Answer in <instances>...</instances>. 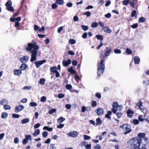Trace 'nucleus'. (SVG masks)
Masks as SVG:
<instances>
[{
  "mask_svg": "<svg viewBox=\"0 0 149 149\" xmlns=\"http://www.w3.org/2000/svg\"><path fill=\"white\" fill-rule=\"evenodd\" d=\"M85 148L86 149H90L91 148V144H87V143Z\"/></svg>",
  "mask_w": 149,
  "mask_h": 149,
  "instance_id": "64",
  "label": "nucleus"
},
{
  "mask_svg": "<svg viewBox=\"0 0 149 149\" xmlns=\"http://www.w3.org/2000/svg\"><path fill=\"white\" fill-rule=\"evenodd\" d=\"M87 143L86 141H83L81 143V144L79 145L81 147H85L86 146V145Z\"/></svg>",
  "mask_w": 149,
  "mask_h": 149,
  "instance_id": "32",
  "label": "nucleus"
},
{
  "mask_svg": "<svg viewBox=\"0 0 149 149\" xmlns=\"http://www.w3.org/2000/svg\"><path fill=\"white\" fill-rule=\"evenodd\" d=\"M133 123L135 125H137L139 124V122L137 119H134L133 120Z\"/></svg>",
  "mask_w": 149,
  "mask_h": 149,
  "instance_id": "62",
  "label": "nucleus"
},
{
  "mask_svg": "<svg viewBox=\"0 0 149 149\" xmlns=\"http://www.w3.org/2000/svg\"><path fill=\"white\" fill-rule=\"evenodd\" d=\"M69 42L71 45H73L75 43L76 41L75 40L73 39H70L69 40Z\"/></svg>",
  "mask_w": 149,
  "mask_h": 149,
  "instance_id": "47",
  "label": "nucleus"
},
{
  "mask_svg": "<svg viewBox=\"0 0 149 149\" xmlns=\"http://www.w3.org/2000/svg\"><path fill=\"white\" fill-rule=\"evenodd\" d=\"M57 7V5L56 3H54L52 4V7L53 9H55Z\"/></svg>",
  "mask_w": 149,
  "mask_h": 149,
  "instance_id": "61",
  "label": "nucleus"
},
{
  "mask_svg": "<svg viewBox=\"0 0 149 149\" xmlns=\"http://www.w3.org/2000/svg\"><path fill=\"white\" fill-rule=\"evenodd\" d=\"M120 128H121L123 131L125 132L124 133V134H127L130 133L131 131V126L129 124H125L123 125H120Z\"/></svg>",
  "mask_w": 149,
  "mask_h": 149,
  "instance_id": "5",
  "label": "nucleus"
},
{
  "mask_svg": "<svg viewBox=\"0 0 149 149\" xmlns=\"http://www.w3.org/2000/svg\"><path fill=\"white\" fill-rule=\"evenodd\" d=\"M102 29L104 32L108 33H111V30L107 27H103Z\"/></svg>",
  "mask_w": 149,
  "mask_h": 149,
  "instance_id": "18",
  "label": "nucleus"
},
{
  "mask_svg": "<svg viewBox=\"0 0 149 149\" xmlns=\"http://www.w3.org/2000/svg\"><path fill=\"white\" fill-rule=\"evenodd\" d=\"M8 114L6 112H3L1 113V117L2 118H5L8 116Z\"/></svg>",
  "mask_w": 149,
  "mask_h": 149,
  "instance_id": "28",
  "label": "nucleus"
},
{
  "mask_svg": "<svg viewBox=\"0 0 149 149\" xmlns=\"http://www.w3.org/2000/svg\"><path fill=\"white\" fill-rule=\"evenodd\" d=\"M136 10H134L132 11V12L131 13V15L132 17H135V18H136Z\"/></svg>",
  "mask_w": 149,
  "mask_h": 149,
  "instance_id": "35",
  "label": "nucleus"
},
{
  "mask_svg": "<svg viewBox=\"0 0 149 149\" xmlns=\"http://www.w3.org/2000/svg\"><path fill=\"white\" fill-rule=\"evenodd\" d=\"M71 63V61L70 59H68L67 61L63 60L62 62V64L64 67H67Z\"/></svg>",
  "mask_w": 149,
  "mask_h": 149,
  "instance_id": "13",
  "label": "nucleus"
},
{
  "mask_svg": "<svg viewBox=\"0 0 149 149\" xmlns=\"http://www.w3.org/2000/svg\"><path fill=\"white\" fill-rule=\"evenodd\" d=\"M84 15H86L87 17H89L91 15V13L90 12L88 11L84 13Z\"/></svg>",
  "mask_w": 149,
  "mask_h": 149,
  "instance_id": "56",
  "label": "nucleus"
},
{
  "mask_svg": "<svg viewBox=\"0 0 149 149\" xmlns=\"http://www.w3.org/2000/svg\"><path fill=\"white\" fill-rule=\"evenodd\" d=\"M65 118L62 117H60L57 119V122L58 123H61L65 120Z\"/></svg>",
  "mask_w": 149,
  "mask_h": 149,
  "instance_id": "29",
  "label": "nucleus"
},
{
  "mask_svg": "<svg viewBox=\"0 0 149 149\" xmlns=\"http://www.w3.org/2000/svg\"><path fill=\"white\" fill-rule=\"evenodd\" d=\"M118 106V103L116 102H114L112 104L113 108L112 109V110L114 113H116V108Z\"/></svg>",
  "mask_w": 149,
  "mask_h": 149,
  "instance_id": "14",
  "label": "nucleus"
},
{
  "mask_svg": "<svg viewBox=\"0 0 149 149\" xmlns=\"http://www.w3.org/2000/svg\"><path fill=\"white\" fill-rule=\"evenodd\" d=\"M145 18L143 17H141L139 18V23H142L145 21Z\"/></svg>",
  "mask_w": 149,
  "mask_h": 149,
  "instance_id": "38",
  "label": "nucleus"
},
{
  "mask_svg": "<svg viewBox=\"0 0 149 149\" xmlns=\"http://www.w3.org/2000/svg\"><path fill=\"white\" fill-rule=\"evenodd\" d=\"M25 138L28 140H31L32 139L31 136V135H28L25 136Z\"/></svg>",
  "mask_w": 149,
  "mask_h": 149,
  "instance_id": "49",
  "label": "nucleus"
},
{
  "mask_svg": "<svg viewBox=\"0 0 149 149\" xmlns=\"http://www.w3.org/2000/svg\"><path fill=\"white\" fill-rule=\"evenodd\" d=\"M5 6H6V9L9 11H13L14 9L12 6V2L11 1H8L5 3Z\"/></svg>",
  "mask_w": 149,
  "mask_h": 149,
  "instance_id": "6",
  "label": "nucleus"
},
{
  "mask_svg": "<svg viewBox=\"0 0 149 149\" xmlns=\"http://www.w3.org/2000/svg\"><path fill=\"white\" fill-rule=\"evenodd\" d=\"M39 48V46L35 42L29 43L27 44V46L25 49L27 51H31V58L30 59L31 62H33L36 59L38 50Z\"/></svg>",
  "mask_w": 149,
  "mask_h": 149,
  "instance_id": "1",
  "label": "nucleus"
},
{
  "mask_svg": "<svg viewBox=\"0 0 149 149\" xmlns=\"http://www.w3.org/2000/svg\"><path fill=\"white\" fill-rule=\"evenodd\" d=\"M46 61L45 60H42L40 61H36L35 62V64L37 68H38L40 66L43 64Z\"/></svg>",
  "mask_w": 149,
  "mask_h": 149,
  "instance_id": "8",
  "label": "nucleus"
},
{
  "mask_svg": "<svg viewBox=\"0 0 149 149\" xmlns=\"http://www.w3.org/2000/svg\"><path fill=\"white\" fill-rule=\"evenodd\" d=\"M29 106L31 107H36L37 106V104L34 102H32L29 103Z\"/></svg>",
  "mask_w": 149,
  "mask_h": 149,
  "instance_id": "40",
  "label": "nucleus"
},
{
  "mask_svg": "<svg viewBox=\"0 0 149 149\" xmlns=\"http://www.w3.org/2000/svg\"><path fill=\"white\" fill-rule=\"evenodd\" d=\"M42 135L44 137H46L48 135V132H44L42 133Z\"/></svg>",
  "mask_w": 149,
  "mask_h": 149,
  "instance_id": "57",
  "label": "nucleus"
},
{
  "mask_svg": "<svg viewBox=\"0 0 149 149\" xmlns=\"http://www.w3.org/2000/svg\"><path fill=\"white\" fill-rule=\"evenodd\" d=\"M46 80L43 78H41L39 81V83L41 85H43L45 84Z\"/></svg>",
  "mask_w": 149,
  "mask_h": 149,
  "instance_id": "26",
  "label": "nucleus"
},
{
  "mask_svg": "<svg viewBox=\"0 0 149 149\" xmlns=\"http://www.w3.org/2000/svg\"><path fill=\"white\" fill-rule=\"evenodd\" d=\"M3 108L5 110H9L11 109V107L9 105H4L3 106Z\"/></svg>",
  "mask_w": 149,
  "mask_h": 149,
  "instance_id": "43",
  "label": "nucleus"
},
{
  "mask_svg": "<svg viewBox=\"0 0 149 149\" xmlns=\"http://www.w3.org/2000/svg\"><path fill=\"white\" fill-rule=\"evenodd\" d=\"M65 87L66 89L68 90H70L72 88V86L70 84H68L65 86Z\"/></svg>",
  "mask_w": 149,
  "mask_h": 149,
  "instance_id": "53",
  "label": "nucleus"
},
{
  "mask_svg": "<svg viewBox=\"0 0 149 149\" xmlns=\"http://www.w3.org/2000/svg\"><path fill=\"white\" fill-rule=\"evenodd\" d=\"M64 126V125L63 124H60L57 126V127L58 128H61L63 127Z\"/></svg>",
  "mask_w": 149,
  "mask_h": 149,
  "instance_id": "59",
  "label": "nucleus"
},
{
  "mask_svg": "<svg viewBox=\"0 0 149 149\" xmlns=\"http://www.w3.org/2000/svg\"><path fill=\"white\" fill-rule=\"evenodd\" d=\"M95 37L97 39L101 40V41H102L103 39V37L101 35H96L95 36Z\"/></svg>",
  "mask_w": 149,
  "mask_h": 149,
  "instance_id": "37",
  "label": "nucleus"
},
{
  "mask_svg": "<svg viewBox=\"0 0 149 149\" xmlns=\"http://www.w3.org/2000/svg\"><path fill=\"white\" fill-rule=\"evenodd\" d=\"M129 3L128 0H124L123 1V4L125 6H127Z\"/></svg>",
  "mask_w": 149,
  "mask_h": 149,
  "instance_id": "52",
  "label": "nucleus"
},
{
  "mask_svg": "<svg viewBox=\"0 0 149 149\" xmlns=\"http://www.w3.org/2000/svg\"><path fill=\"white\" fill-rule=\"evenodd\" d=\"M126 52L128 54H131L132 53V51L128 48H127L126 49Z\"/></svg>",
  "mask_w": 149,
  "mask_h": 149,
  "instance_id": "41",
  "label": "nucleus"
},
{
  "mask_svg": "<svg viewBox=\"0 0 149 149\" xmlns=\"http://www.w3.org/2000/svg\"><path fill=\"white\" fill-rule=\"evenodd\" d=\"M84 139V140H88L91 138V137L88 135H84L83 136Z\"/></svg>",
  "mask_w": 149,
  "mask_h": 149,
  "instance_id": "44",
  "label": "nucleus"
},
{
  "mask_svg": "<svg viewBox=\"0 0 149 149\" xmlns=\"http://www.w3.org/2000/svg\"><path fill=\"white\" fill-rule=\"evenodd\" d=\"M138 24L137 23H136L135 24H134L133 25H132L131 26V27L133 29H135L137 28L138 27Z\"/></svg>",
  "mask_w": 149,
  "mask_h": 149,
  "instance_id": "63",
  "label": "nucleus"
},
{
  "mask_svg": "<svg viewBox=\"0 0 149 149\" xmlns=\"http://www.w3.org/2000/svg\"><path fill=\"white\" fill-rule=\"evenodd\" d=\"M28 142V141L26 138L24 139L22 141L23 144L24 145H26Z\"/></svg>",
  "mask_w": 149,
  "mask_h": 149,
  "instance_id": "55",
  "label": "nucleus"
},
{
  "mask_svg": "<svg viewBox=\"0 0 149 149\" xmlns=\"http://www.w3.org/2000/svg\"><path fill=\"white\" fill-rule=\"evenodd\" d=\"M12 116L13 118H18L19 117V115L16 114H13L12 115Z\"/></svg>",
  "mask_w": 149,
  "mask_h": 149,
  "instance_id": "50",
  "label": "nucleus"
},
{
  "mask_svg": "<svg viewBox=\"0 0 149 149\" xmlns=\"http://www.w3.org/2000/svg\"><path fill=\"white\" fill-rule=\"evenodd\" d=\"M46 98L45 96H42L41 98L40 101L41 102H43L46 101Z\"/></svg>",
  "mask_w": 149,
  "mask_h": 149,
  "instance_id": "58",
  "label": "nucleus"
},
{
  "mask_svg": "<svg viewBox=\"0 0 149 149\" xmlns=\"http://www.w3.org/2000/svg\"><path fill=\"white\" fill-rule=\"evenodd\" d=\"M112 114V112L111 111H109L107 112V114L106 115L105 118H107L108 119L110 120L111 118V117L110 116Z\"/></svg>",
  "mask_w": 149,
  "mask_h": 149,
  "instance_id": "23",
  "label": "nucleus"
},
{
  "mask_svg": "<svg viewBox=\"0 0 149 149\" xmlns=\"http://www.w3.org/2000/svg\"><path fill=\"white\" fill-rule=\"evenodd\" d=\"M8 102L7 100L5 99H3L1 100H0V104L4 105V104H8Z\"/></svg>",
  "mask_w": 149,
  "mask_h": 149,
  "instance_id": "19",
  "label": "nucleus"
},
{
  "mask_svg": "<svg viewBox=\"0 0 149 149\" xmlns=\"http://www.w3.org/2000/svg\"><path fill=\"white\" fill-rule=\"evenodd\" d=\"M138 137L136 138H139L141 139V141L142 139H143L145 136V134L144 133H139L138 134Z\"/></svg>",
  "mask_w": 149,
  "mask_h": 149,
  "instance_id": "20",
  "label": "nucleus"
},
{
  "mask_svg": "<svg viewBox=\"0 0 149 149\" xmlns=\"http://www.w3.org/2000/svg\"><path fill=\"white\" fill-rule=\"evenodd\" d=\"M127 116L129 117H131L134 114L133 111L130 109H128L127 111Z\"/></svg>",
  "mask_w": 149,
  "mask_h": 149,
  "instance_id": "21",
  "label": "nucleus"
},
{
  "mask_svg": "<svg viewBox=\"0 0 149 149\" xmlns=\"http://www.w3.org/2000/svg\"><path fill=\"white\" fill-rule=\"evenodd\" d=\"M32 87L31 86H24L23 88V89L24 90H29Z\"/></svg>",
  "mask_w": 149,
  "mask_h": 149,
  "instance_id": "51",
  "label": "nucleus"
},
{
  "mask_svg": "<svg viewBox=\"0 0 149 149\" xmlns=\"http://www.w3.org/2000/svg\"><path fill=\"white\" fill-rule=\"evenodd\" d=\"M96 120L97 125H100L102 124V122L100 118H97Z\"/></svg>",
  "mask_w": 149,
  "mask_h": 149,
  "instance_id": "27",
  "label": "nucleus"
},
{
  "mask_svg": "<svg viewBox=\"0 0 149 149\" xmlns=\"http://www.w3.org/2000/svg\"><path fill=\"white\" fill-rule=\"evenodd\" d=\"M64 97V95L63 94H59L58 95L57 97L59 98H62Z\"/></svg>",
  "mask_w": 149,
  "mask_h": 149,
  "instance_id": "54",
  "label": "nucleus"
},
{
  "mask_svg": "<svg viewBox=\"0 0 149 149\" xmlns=\"http://www.w3.org/2000/svg\"><path fill=\"white\" fill-rule=\"evenodd\" d=\"M137 1V0H133V1L130 2V6L132 7H134L135 4V3Z\"/></svg>",
  "mask_w": 149,
  "mask_h": 149,
  "instance_id": "39",
  "label": "nucleus"
},
{
  "mask_svg": "<svg viewBox=\"0 0 149 149\" xmlns=\"http://www.w3.org/2000/svg\"><path fill=\"white\" fill-rule=\"evenodd\" d=\"M67 135L69 136L75 138L78 136V133L76 131H74L68 133Z\"/></svg>",
  "mask_w": 149,
  "mask_h": 149,
  "instance_id": "7",
  "label": "nucleus"
},
{
  "mask_svg": "<svg viewBox=\"0 0 149 149\" xmlns=\"http://www.w3.org/2000/svg\"><path fill=\"white\" fill-rule=\"evenodd\" d=\"M43 130H46L48 131H51L53 129L52 127H48L45 126L43 128Z\"/></svg>",
  "mask_w": 149,
  "mask_h": 149,
  "instance_id": "33",
  "label": "nucleus"
},
{
  "mask_svg": "<svg viewBox=\"0 0 149 149\" xmlns=\"http://www.w3.org/2000/svg\"><path fill=\"white\" fill-rule=\"evenodd\" d=\"M98 26V24L97 22H93L92 23L91 26L92 28H95Z\"/></svg>",
  "mask_w": 149,
  "mask_h": 149,
  "instance_id": "34",
  "label": "nucleus"
},
{
  "mask_svg": "<svg viewBox=\"0 0 149 149\" xmlns=\"http://www.w3.org/2000/svg\"><path fill=\"white\" fill-rule=\"evenodd\" d=\"M56 3L59 5H61L63 4L64 2L63 0H56Z\"/></svg>",
  "mask_w": 149,
  "mask_h": 149,
  "instance_id": "31",
  "label": "nucleus"
},
{
  "mask_svg": "<svg viewBox=\"0 0 149 149\" xmlns=\"http://www.w3.org/2000/svg\"><path fill=\"white\" fill-rule=\"evenodd\" d=\"M28 67V65L25 63H23L21 64L20 66V70H26Z\"/></svg>",
  "mask_w": 149,
  "mask_h": 149,
  "instance_id": "17",
  "label": "nucleus"
},
{
  "mask_svg": "<svg viewBox=\"0 0 149 149\" xmlns=\"http://www.w3.org/2000/svg\"><path fill=\"white\" fill-rule=\"evenodd\" d=\"M29 56L26 55L23 56L20 58V62L22 63H26L29 61Z\"/></svg>",
  "mask_w": 149,
  "mask_h": 149,
  "instance_id": "9",
  "label": "nucleus"
},
{
  "mask_svg": "<svg viewBox=\"0 0 149 149\" xmlns=\"http://www.w3.org/2000/svg\"><path fill=\"white\" fill-rule=\"evenodd\" d=\"M115 53L116 54H120L121 53V51L119 49H115L114 50Z\"/></svg>",
  "mask_w": 149,
  "mask_h": 149,
  "instance_id": "45",
  "label": "nucleus"
},
{
  "mask_svg": "<svg viewBox=\"0 0 149 149\" xmlns=\"http://www.w3.org/2000/svg\"><path fill=\"white\" fill-rule=\"evenodd\" d=\"M116 112L117 111H120L122 110V107L120 105H118L116 108Z\"/></svg>",
  "mask_w": 149,
  "mask_h": 149,
  "instance_id": "48",
  "label": "nucleus"
},
{
  "mask_svg": "<svg viewBox=\"0 0 149 149\" xmlns=\"http://www.w3.org/2000/svg\"><path fill=\"white\" fill-rule=\"evenodd\" d=\"M68 71L70 72L72 74H75L76 73V71L73 69V67H71L69 68L68 70Z\"/></svg>",
  "mask_w": 149,
  "mask_h": 149,
  "instance_id": "25",
  "label": "nucleus"
},
{
  "mask_svg": "<svg viewBox=\"0 0 149 149\" xmlns=\"http://www.w3.org/2000/svg\"><path fill=\"white\" fill-rule=\"evenodd\" d=\"M141 143V139L139 138H132L128 142V146L134 149H138Z\"/></svg>",
  "mask_w": 149,
  "mask_h": 149,
  "instance_id": "2",
  "label": "nucleus"
},
{
  "mask_svg": "<svg viewBox=\"0 0 149 149\" xmlns=\"http://www.w3.org/2000/svg\"><path fill=\"white\" fill-rule=\"evenodd\" d=\"M40 133V131L39 129H37L35 130L33 134V135L34 136H36L39 135Z\"/></svg>",
  "mask_w": 149,
  "mask_h": 149,
  "instance_id": "24",
  "label": "nucleus"
},
{
  "mask_svg": "<svg viewBox=\"0 0 149 149\" xmlns=\"http://www.w3.org/2000/svg\"><path fill=\"white\" fill-rule=\"evenodd\" d=\"M56 109H52L51 110H50L48 111V113L50 114H52L53 113H54L55 112H56Z\"/></svg>",
  "mask_w": 149,
  "mask_h": 149,
  "instance_id": "42",
  "label": "nucleus"
},
{
  "mask_svg": "<svg viewBox=\"0 0 149 149\" xmlns=\"http://www.w3.org/2000/svg\"><path fill=\"white\" fill-rule=\"evenodd\" d=\"M50 71L53 73L56 72L57 71V68L56 67H52L50 69Z\"/></svg>",
  "mask_w": 149,
  "mask_h": 149,
  "instance_id": "30",
  "label": "nucleus"
},
{
  "mask_svg": "<svg viewBox=\"0 0 149 149\" xmlns=\"http://www.w3.org/2000/svg\"><path fill=\"white\" fill-rule=\"evenodd\" d=\"M97 103L95 101H93L92 103V107H96L97 106Z\"/></svg>",
  "mask_w": 149,
  "mask_h": 149,
  "instance_id": "60",
  "label": "nucleus"
},
{
  "mask_svg": "<svg viewBox=\"0 0 149 149\" xmlns=\"http://www.w3.org/2000/svg\"><path fill=\"white\" fill-rule=\"evenodd\" d=\"M111 51V49L110 47L108 48L104 53V54L102 58H105L107 56H109L110 53Z\"/></svg>",
  "mask_w": 149,
  "mask_h": 149,
  "instance_id": "10",
  "label": "nucleus"
},
{
  "mask_svg": "<svg viewBox=\"0 0 149 149\" xmlns=\"http://www.w3.org/2000/svg\"><path fill=\"white\" fill-rule=\"evenodd\" d=\"M24 108V107L22 105H19L15 107V111L16 113H18L21 111Z\"/></svg>",
  "mask_w": 149,
  "mask_h": 149,
  "instance_id": "12",
  "label": "nucleus"
},
{
  "mask_svg": "<svg viewBox=\"0 0 149 149\" xmlns=\"http://www.w3.org/2000/svg\"><path fill=\"white\" fill-rule=\"evenodd\" d=\"M103 61L104 60H102L100 63L98 64V66L97 68V77L98 78H99L100 76L103 74L104 71L105 65Z\"/></svg>",
  "mask_w": 149,
  "mask_h": 149,
  "instance_id": "3",
  "label": "nucleus"
},
{
  "mask_svg": "<svg viewBox=\"0 0 149 149\" xmlns=\"http://www.w3.org/2000/svg\"><path fill=\"white\" fill-rule=\"evenodd\" d=\"M13 72L14 75L17 76H20L22 73V71L19 69L14 70Z\"/></svg>",
  "mask_w": 149,
  "mask_h": 149,
  "instance_id": "15",
  "label": "nucleus"
},
{
  "mask_svg": "<svg viewBox=\"0 0 149 149\" xmlns=\"http://www.w3.org/2000/svg\"><path fill=\"white\" fill-rule=\"evenodd\" d=\"M136 106L138 107V109L144 113V117H145L148 111L146 108L143 107V103L141 101H139L137 103Z\"/></svg>",
  "mask_w": 149,
  "mask_h": 149,
  "instance_id": "4",
  "label": "nucleus"
},
{
  "mask_svg": "<svg viewBox=\"0 0 149 149\" xmlns=\"http://www.w3.org/2000/svg\"><path fill=\"white\" fill-rule=\"evenodd\" d=\"M134 62L136 64H138L140 61V58L138 56H136L134 57Z\"/></svg>",
  "mask_w": 149,
  "mask_h": 149,
  "instance_id": "16",
  "label": "nucleus"
},
{
  "mask_svg": "<svg viewBox=\"0 0 149 149\" xmlns=\"http://www.w3.org/2000/svg\"><path fill=\"white\" fill-rule=\"evenodd\" d=\"M29 120L28 118H25L22 119L21 121V123L22 124H25L28 123Z\"/></svg>",
  "mask_w": 149,
  "mask_h": 149,
  "instance_id": "22",
  "label": "nucleus"
},
{
  "mask_svg": "<svg viewBox=\"0 0 149 149\" xmlns=\"http://www.w3.org/2000/svg\"><path fill=\"white\" fill-rule=\"evenodd\" d=\"M95 112L99 116L103 115L104 113V110L103 109L101 108H98L96 109Z\"/></svg>",
  "mask_w": 149,
  "mask_h": 149,
  "instance_id": "11",
  "label": "nucleus"
},
{
  "mask_svg": "<svg viewBox=\"0 0 149 149\" xmlns=\"http://www.w3.org/2000/svg\"><path fill=\"white\" fill-rule=\"evenodd\" d=\"M81 27L82 29L84 31L87 30L89 28L88 26L84 25H81Z\"/></svg>",
  "mask_w": 149,
  "mask_h": 149,
  "instance_id": "36",
  "label": "nucleus"
},
{
  "mask_svg": "<svg viewBox=\"0 0 149 149\" xmlns=\"http://www.w3.org/2000/svg\"><path fill=\"white\" fill-rule=\"evenodd\" d=\"M143 83L144 85L146 86H148L149 85V80H146V81H143Z\"/></svg>",
  "mask_w": 149,
  "mask_h": 149,
  "instance_id": "46",
  "label": "nucleus"
}]
</instances>
